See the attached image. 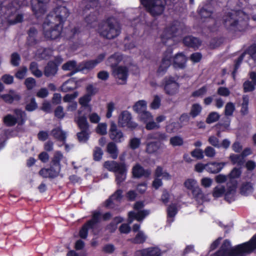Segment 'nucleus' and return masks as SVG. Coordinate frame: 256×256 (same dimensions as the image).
<instances>
[{
    "instance_id": "f257e3e1",
    "label": "nucleus",
    "mask_w": 256,
    "mask_h": 256,
    "mask_svg": "<svg viewBox=\"0 0 256 256\" xmlns=\"http://www.w3.org/2000/svg\"><path fill=\"white\" fill-rule=\"evenodd\" d=\"M222 24L229 32L235 34L244 32L248 27V21L244 18V14L240 11L226 12L222 18Z\"/></svg>"
},
{
    "instance_id": "f03ea898",
    "label": "nucleus",
    "mask_w": 256,
    "mask_h": 256,
    "mask_svg": "<svg viewBox=\"0 0 256 256\" xmlns=\"http://www.w3.org/2000/svg\"><path fill=\"white\" fill-rule=\"evenodd\" d=\"M230 241L226 239L224 240L220 248L210 256H245L248 254L249 250L248 242L230 248Z\"/></svg>"
},
{
    "instance_id": "7ed1b4c3",
    "label": "nucleus",
    "mask_w": 256,
    "mask_h": 256,
    "mask_svg": "<svg viewBox=\"0 0 256 256\" xmlns=\"http://www.w3.org/2000/svg\"><path fill=\"white\" fill-rule=\"evenodd\" d=\"M230 241L226 239L224 240L220 248L210 256H245L248 254L249 250L248 242L230 248Z\"/></svg>"
},
{
    "instance_id": "20e7f679",
    "label": "nucleus",
    "mask_w": 256,
    "mask_h": 256,
    "mask_svg": "<svg viewBox=\"0 0 256 256\" xmlns=\"http://www.w3.org/2000/svg\"><path fill=\"white\" fill-rule=\"evenodd\" d=\"M98 32L102 37L112 40L120 35L121 26L114 18H109L99 24Z\"/></svg>"
},
{
    "instance_id": "39448f33",
    "label": "nucleus",
    "mask_w": 256,
    "mask_h": 256,
    "mask_svg": "<svg viewBox=\"0 0 256 256\" xmlns=\"http://www.w3.org/2000/svg\"><path fill=\"white\" fill-rule=\"evenodd\" d=\"M186 31L184 24L178 21L173 22L163 31L160 38L163 44H166L169 41L172 42L170 45L174 44L172 38L182 35Z\"/></svg>"
},
{
    "instance_id": "423d86ee",
    "label": "nucleus",
    "mask_w": 256,
    "mask_h": 256,
    "mask_svg": "<svg viewBox=\"0 0 256 256\" xmlns=\"http://www.w3.org/2000/svg\"><path fill=\"white\" fill-rule=\"evenodd\" d=\"M52 17L46 18L43 24V33L48 40H55L61 34V27L58 23L52 21Z\"/></svg>"
},
{
    "instance_id": "0eeeda50",
    "label": "nucleus",
    "mask_w": 256,
    "mask_h": 256,
    "mask_svg": "<svg viewBox=\"0 0 256 256\" xmlns=\"http://www.w3.org/2000/svg\"><path fill=\"white\" fill-rule=\"evenodd\" d=\"M142 4L146 8V12L152 16L161 15L165 8L166 0H140Z\"/></svg>"
},
{
    "instance_id": "6e6552de",
    "label": "nucleus",
    "mask_w": 256,
    "mask_h": 256,
    "mask_svg": "<svg viewBox=\"0 0 256 256\" xmlns=\"http://www.w3.org/2000/svg\"><path fill=\"white\" fill-rule=\"evenodd\" d=\"M75 122L80 130V132L76 134L78 141L82 143L86 142L91 133L86 117L78 116L75 118Z\"/></svg>"
},
{
    "instance_id": "1a4fd4ad",
    "label": "nucleus",
    "mask_w": 256,
    "mask_h": 256,
    "mask_svg": "<svg viewBox=\"0 0 256 256\" xmlns=\"http://www.w3.org/2000/svg\"><path fill=\"white\" fill-rule=\"evenodd\" d=\"M70 12L68 9L64 6H60L54 8L50 12L46 18L52 17V21L58 23V24L63 22L68 16Z\"/></svg>"
},
{
    "instance_id": "9d476101",
    "label": "nucleus",
    "mask_w": 256,
    "mask_h": 256,
    "mask_svg": "<svg viewBox=\"0 0 256 256\" xmlns=\"http://www.w3.org/2000/svg\"><path fill=\"white\" fill-rule=\"evenodd\" d=\"M118 124L121 128L127 127L132 130L138 126V124L132 121L131 114L127 110L122 112L119 116Z\"/></svg>"
},
{
    "instance_id": "9b49d317",
    "label": "nucleus",
    "mask_w": 256,
    "mask_h": 256,
    "mask_svg": "<svg viewBox=\"0 0 256 256\" xmlns=\"http://www.w3.org/2000/svg\"><path fill=\"white\" fill-rule=\"evenodd\" d=\"M164 90L166 94L172 96L178 92L180 85L174 77L172 76H166L164 78Z\"/></svg>"
},
{
    "instance_id": "f8f14e48",
    "label": "nucleus",
    "mask_w": 256,
    "mask_h": 256,
    "mask_svg": "<svg viewBox=\"0 0 256 256\" xmlns=\"http://www.w3.org/2000/svg\"><path fill=\"white\" fill-rule=\"evenodd\" d=\"M112 74L119 84H126L128 75V69L126 66L115 67L112 69Z\"/></svg>"
},
{
    "instance_id": "ddd939ff",
    "label": "nucleus",
    "mask_w": 256,
    "mask_h": 256,
    "mask_svg": "<svg viewBox=\"0 0 256 256\" xmlns=\"http://www.w3.org/2000/svg\"><path fill=\"white\" fill-rule=\"evenodd\" d=\"M246 54H248L254 60L256 59V44H253L248 48L235 60V64L234 71L232 73V76L234 78L239 68L240 64L243 60Z\"/></svg>"
},
{
    "instance_id": "4468645a",
    "label": "nucleus",
    "mask_w": 256,
    "mask_h": 256,
    "mask_svg": "<svg viewBox=\"0 0 256 256\" xmlns=\"http://www.w3.org/2000/svg\"><path fill=\"white\" fill-rule=\"evenodd\" d=\"M104 167L108 170L116 173L127 172V166L124 162H118L114 160L106 161Z\"/></svg>"
},
{
    "instance_id": "2eb2a0df",
    "label": "nucleus",
    "mask_w": 256,
    "mask_h": 256,
    "mask_svg": "<svg viewBox=\"0 0 256 256\" xmlns=\"http://www.w3.org/2000/svg\"><path fill=\"white\" fill-rule=\"evenodd\" d=\"M109 136L110 138L115 143H120L124 140L123 132L117 128V126L114 122H112L109 130Z\"/></svg>"
},
{
    "instance_id": "dca6fc26",
    "label": "nucleus",
    "mask_w": 256,
    "mask_h": 256,
    "mask_svg": "<svg viewBox=\"0 0 256 256\" xmlns=\"http://www.w3.org/2000/svg\"><path fill=\"white\" fill-rule=\"evenodd\" d=\"M152 171L150 169L145 170L140 164H137L132 168V174L134 178H140L144 177L148 178L150 176Z\"/></svg>"
},
{
    "instance_id": "f3484780",
    "label": "nucleus",
    "mask_w": 256,
    "mask_h": 256,
    "mask_svg": "<svg viewBox=\"0 0 256 256\" xmlns=\"http://www.w3.org/2000/svg\"><path fill=\"white\" fill-rule=\"evenodd\" d=\"M168 139V136L164 132L161 131H156L150 132L147 134L146 137V140H155L156 142H160L162 144L164 142L166 141Z\"/></svg>"
},
{
    "instance_id": "a211bd4d",
    "label": "nucleus",
    "mask_w": 256,
    "mask_h": 256,
    "mask_svg": "<svg viewBox=\"0 0 256 256\" xmlns=\"http://www.w3.org/2000/svg\"><path fill=\"white\" fill-rule=\"evenodd\" d=\"M122 190H118L112 194L108 199L104 202V206L107 208H112L114 207V201L120 202L122 197Z\"/></svg>"
},
{
    "instance_id": "6ab92c4d",
    "label": "nucleus",
    "mask_w": 256,
    "mask_h": 256,
    "mask_svg": "<svg viewBox=\"0 0 256 256\" xmlns=\"http://www.w3.org/2000/svg\"><path fill=\"white\" fill-rule=\"evenodd\" d=\"M149 213L150 212L148 210H140L137 212H130L128 213V223H132L134 220H136L138 222H140L146 216H148Z\"/></svg>"
},
{
    "instance_id": "aec40b11",
    "label": "nucleus",
    "mask_w": 256,
    "mask_h": 256,
    "mask_svg": "<svg viewBox=\"0 0 256 256\" xmlns=\"http://www.w3.org/2000/svg\"><path fill=\"white\" fill-rule=\"evenodd\" d=\"M44 0H31L32 9L36 16L44 12Z\"/></svg>"
},
{
    "instance_id": "412c9836",
    "label": "nucleus",
    "mask_w": 256,
    "mask_h": 256,
    "mask_svg": "<svg viewBox=\"0 0 256 256\" xmlns=\"http://www.w3.org/2000/svg\"><path fill=\"white\" fill-rule=\"evenodd\" d=\"M225 162H211L206 164V170L212 174L219 172L225 166Z\"/></svg>"
},
{
    "instance_id": "4be33fe9",
    "label": "nucleus",
    "mask_w": 256,
    "mask_h": 256,
    "mask_svg": "<svg viewBox=\"0 0 256 256\" xmlns=\"http://www.w3.org/2000/svg\"><path fill=\"white\" fill-rule=\"evenodd\" d=\"M183 42L186 46L194 48H198L201 44V41L192 36H186L183 40Z\"/></svg>"
},
{
    "instance_id": "5701e85b",
    "label": "nucleus",
    "mask_w": 256,
    "mask_h": 256,
    "mask_svg": "<svg viewBox=\"0 0 256 256\" xmlns=\"http://www.w3.org/2000/svg\"><path fill=\"white\" fill-rule=\"evenodd\" d=\"M173 60V66L174 68H183L185 67L186 58L182 53L177 54Z\"/></svg>"
},
{
    "instance_id": "b1692460",
    "label": "nucleus",
    "mask_w": 256,
    "mask_h": 256,
    "mask_svg": "<svg viewBox=\"0 0 256 256\" xmlns=\"http://www.w3.org/2000/svg\"><path fill=\"white\" fill-rule=\"evenodd\" d=\"M77 88V82L74 78H70L62 84L60 90L64 92L72 91Z\"/></svg>"
},
{
    "instance_id": "393cba45",
    "label": "nucleus",
    "mask_w": 256,
    "mask_h": 256,
    "mask_svg": "<svg viewBox=\"0 0 256 256\" xmlns=\"http://www.w3.org/2000/svg\"><path fill=\"white\" fill-rule=\"evenodd\" d=\"M148 141L146 144V152L148 154H155L162 148V144L160 142Z\"/></svg>"
},
{
    "instance_id": "a878e982",
    "label": "nucleus",
    "mask_w": 256,
    "mask_h": 256,
    "mask_svg": "<svg viewBox=\"0 0 256 256\" xmlns=\"http://www.w3.org/2000/svg\"><path fill=\"white\" fill-rule=\"evenodd\" d=\"M122 54L120 53H114L108 58L106 63L113 69L114 68L117 67L116 66L122 61Z\"/></svg>"
},
{
    "instance_id": "bb28decb",
    "label": "nucleus",
    "mask_w": 256,
    "mask_h": 256,
    "mask_svg": "<svg viewBox=\"0 0 256 256\" xmlns=\"http://www.w3.org/2000/svg\"><path fill=\"white\" fill-rule=\"evenodd\" d=\"M58 66L54 62H50L48 63L44 70V74L47 76H54L57 72Z\"/></svg>"
},
{
    "instance_id": "cd10ccee",
    "label": "nucleus",
    "mask_w": 256,
    "mask_h": 256,
    "mask_svg": "<svg viewBox=\"0 0 256 256\" xmlns=\"http://www.w3.org/2000/svg\"><path fill=\"white\" fill-rule=\"evenodd\" d=\"M106 152L110 154V157L116 160L118 154V150L116 144L114 142H110L106 146Z\"/></svg>"
},
{
    "instance_id": "c85d7f7f",
    "label": "nucleus",
    "mask_w": 256,
    "mask_h": 256,
    "mask_svg": "<svg viewBox=\"0 0 256 256\" xmlns=\"http://www.w3.org/2000/svg\"><path fill=\"white\" fill-rule=\"evenodd\" d=\"M51 134L54 138L64 144L66 140V133L60 128H56L51 131Z\"/></svg>"
},
{
    "instance_id": "c756f323",
    "label": "nucleus",
    "mask_w": 256,
    "mask_h": 256,
    "mask_svg": "<svg viewBox=\"0 0 256 256\" xmlns=\"http://www.w3.org/2000/svg\"><path fill=\"white\" fill-rule=\"evenodd\" d=\"M96 65L94 60L84 61L78 66L76 71H82L84 70H90L93 69Z\"/></svg>"
},
{
    "instance_id": "7c9ffc66",
    "label": "nucleus",
    "mask_w": 256,
    "mask_h": 256,
    "mask_svg": "<svg viewBox=\"0 0 256 256\" xmlns=\"http://www.w3.org/2000/svg\"><path fill=\"white\" fill-rule=\"evenodd\" d=\"M199 14L202 18H210L213 12V8L210 4L204 5L199 10Z\"/></svg>"
},
{
    "instance_id": "2f4dec72",
    "label": "nucleus",
    "mask_w": 256,
    "mask_h": 256,
    "mask_svg": "<svg viewBox=\"0 0 256 256\" xmlns=\"http://www.w3.org/2000/svg\"><path fill=\"white\" fill-rule=\"evenodd\" d=\"M102 222V213L100 210L92 212V218L84 224H96Z\"/></svg>"
},
{
    "instance_id": "473e14b6",
    "label": "nucleus",
    "mask_w": 256,
    "mask_h": 256,
    "mask_svg": "<svg viewBox=\"0 0 256 256\" xmlns=\"http://www.w3.org/2000/svg\"><path fill=\"white\" fill-rule=\"evenodd\" d=\"M193 198L198 203H202L206 198V196L200 186L192 192Z\"/></svg>"
},
{
    "instance_id": "72a5a7b5",
    "label": "nucleus",
    "mask_w": 256,
    "mask_h": 256,
    "mask_svg": "<svg viewBox=\"0 0 256 256\" xmlns=\"http://www.w3.org/2000/svg\"><path fill=\"white\" fill-rule=\"evenodd\" d=\"M98 5V0H82L80 3V7L84 10L96 7Z\"/></svg>"
},
{
    "instance_id": "f704fd0d",
    "label": "nucleus",
    "mask_w": 256,
    "mask_h": 256,
    "mask_svg": "<svg viewBox=\"0 0 256 256\" xmlns=\"http://www.w3.org/2000/svg\"><path fill=\"white\" fill-rule=\"evenodd\" d=\"M154 176L158 178L162 177V178L166 180L171 178L170 175L166 170H164L160 166H158L156 167L154 172Z\"/></svg>"
},
{
    "instance_id": "c9c22d12",
    "label": "nucleus",
    "mask_w": 256,
    "mask_h": 256,
    "mask_svg": "<svg viewBox=\"0 0 256 256\" xmlns=\"http://www.w3.org/2000/svg\"><path fill=\"white\" fill-rule=\"evenodd\" d=\"M254 191V188L252 183L249 182L243 183L240 188V192L242 195L248 196Z\"/></svg>"
},
{
    "instance_id": "e433bc0d",
    "label": "nucleus",
    "mask_w": 256,
    "mask_h": 256,
    "mask_svg": "<svg viewBox=\"0 0 256 256\" xmlns=\"http://www.w3.org/2000/svg\"><path fill=\"white\" fill-rule=\"evenodd\" d=\"M14 113L16 116V119L18 120L17 123L18 124L23 125L25 122L26 118V114L25 112L20 109H15Z\"/></svg>"
},
{
    "instance_id": "4c0bfd02",
    "label": "nucleus",
    "mask_w": 256,
    "mask_h": 256,
    "mask_svg": "<svg viewBox=\"0 0 256 256\" xmlns=\"http://www.w3.org/2000/svg\"><path fill=\"white\" fill-rule=\"evenodd\" d=\"M134 110L140 114L146 110V102L145 100H140L137 102L133 106Z\"/></svg>"
},
{
    "instance_id": "58836bf2",
    "label": "nucleus",
    "mask_w": 256,
    "mask_h": 256,
    "mask_svg": "<svg viewBox=\"0 0 256 256\" xmlns=\"http://www.w3.org/2000/svg\"><path fill=\"white\" fill-rule=\"evenodd\" d=\"M232 164L241 166L244 163V159L242 154H232L229 157Z\"/></svg>"
},
{
    "instance_id": "ea45409f",
    "label": "nucleus",
    "mask_w": 256,
    "mask_h": 256,
    "mask_svg": "<svg viewBox=\"0 0 256 256\" xmlns=\"http://www.w3.org/2000/svg\"><path fill=\"white\" fill-rule=\"evenodd\" d=\"M92 98L90 96L85 94L80 97L78 100L79 104L82 108H88L89 110H92V106L89 104V102L91 101Z\"/></svg>"
},
{
    "instance_id": "a19ab883",
    "label": "nucleus",
    "mask_w": 256,
    "mask_h": 256,
    "mask_svg": "<svg viewBox=\"0 0 256 256\" xmlns=\"http://www.w3.org/2000/svg\"><path fill=\"white\" fill-rule=\"evenodd\" d=\"M183 124L179 122H172L166 126V130L169 133L175 132L182 128Z\"/></svg>"
},
{
    "instance_id": "79ce46f5",
    "label": "nucleus",
    "mask_w": 256,
    "mask_h": 256,
    "mask_svg": "<svg viewBox=\"0 0 256 256\" xmlns=\"http://www.w3.org/2000/svg\"><path fill=\"white\" fill-rule=\"evenodd\" d=\"M23 16L20 14H12L8 17V22L10 24H14L22 21Z\"/></svg>"
},
{
    "instance_id": "37998d69",
    "label": "nucleus",
    "mask_w": 256,
    "mask_h": 256,
    "mask_svg": "<svg viewBox=\"0 0 256 256\" xmlns=\"http://www.w3.org/2000/svg\"><path fill=\"white\" fill-rule=\"evenodd\" d=\"M184 186L188 190H190L192 192L199 186L196 180L193 178L187 179L184 182Z\"/></svg>"
},
{
    "instance_id": "c03bdc74",
    "label": "nucleus",
    "mask_w": 256,
    "mask_h": 256,
    "mask_svg": "<svg viewBox=\"0 0 256 256\" xmlns=\"http://www.w3.org/2000/svg\"><path fill=\"white\" fill-rule=\"evenodd\" d=\"M29 69L32 74L37 78H40L42 73L38 68V64L35 62H30Z\"/></svg>"
},
{
    "instance_id": "a18cd8bd",
    "label": "nucleus",
    "mask_w": 256,
    "mask_h": 256,
    "mask_svg": "<svg viewBox=\"0 0 256 256\" xmlns=\"http://www.w3.org/2000/svg\"><path fill=\"white\" fill-rule=\"evenodd\" d=\"M170 64V62L162 60L160 64L156 71L157 74L159 76L164 75L166 72Z\"/></svg>"
},
{
    "instance_id": "49530a36",
    "label": "nucleus",
    "mask_w": 256,
    "mask_h": 256,
    "mask_svg": "<svg viewBox=\"0 0 256 256\" xmlns=\"http://www.w3.org/2000/svg\"><path fill=\"white\" fill-rule=\"evenodd\" d=\"M249 103V97L248 95H244L242 96V108L240 113L242 115H246L248 112V105Z\"/></svg>"
},
{
    "instance_id": "de8ad7c7",
    "label": "nucleus",
    "mask_w": 256,
    "mask_h": 256,
    "mask_svg": "<svg viewBox=\"0 0 256 256\" xmlns=\"http://www.w3.org/2000/svg\"><path fill=\"white\" fill-rule=\"evenodd\" d=\"M177 213V208L174 204L170 205L168 208V222L170 223L174 220V217Z\"/></svg>"
},
{
    "instance_id": "09e8293b",
    "label": "nucleus",
    "mask_w": 256,
    "mask_h": 256,
    "mask_svg": "<svg viewBox=\"0 0 256 256\" xmlns=\"http://www.w3.org/2000/svg\"><path fill=\"white\" fill-rule=\"evenodd\" d=\"M202 110V107L198 104H194L192 106L190 114L193 118H195L200 114Z\"/></svg>"
},
{
    "instance_id": "8fccbe9b",
    "label": "nucleus",
    "mask_w": 256,
    "mask_h": 256,
    "mask_svg": "<svg viewBox=\"0 0 256 256\" xmlns=\"http://www.w3.org/2000/svg\"><path fill=\"white\" fill-rule=\"evenodd\" d=\"M236 188V186L234 185L232 186H230L226 192L225 199L230 202L234 200Z\"/></svg>"
},
{
    "instance_id": "3c124183",
    "label": "nucleus",
    "mask_w": 256,
    "mask_h": 256,
    "mask_svg": "<svg viewBox=\"0 0 256 256\" xmlns=\"http://www.w3.org/2000/svg\"><path fill=\"white\" fill-rule=\"evenodd\" d=\"M146 237L142 232H138L132 239V242L134 244H142L145 242Z\"/></svg>"
},
{
    "instance_id": "603ef678",
    "label": "nucleus",
    "mask_w": 256,
    "mask_h": 256,
    "mask_svg": "<svg viewBox=\"0 0 256 256\" xmlns=\"http://www.w3.org/2000/svg\"><path fill=\"white\" fill-rule=\"evenodd\" d=\"M77 68L78 66L76 64V62L75 60L68 61L62 66V69L64 70H74L75 72H77Z\"/></svg>"
},
{
    "instance_id": "864d4df0",
    "label": "nucleus",
    "mask_w": 256,
    "mask_h": 256,
    "mask_svg": "<svg viewBox=\"0 0 256 256\" xmlns=\"http://www.w3.org/2000/svg\"><path fill=\"white\" fill-rule=\"evenodd\" d=\"M96 225H83V226L80 230L79 236L80 238L85 239L88 235L89 228H94Z\"/></svg>"
},
{
    "instance_id": "5fc2aeb1",
    "label": "nucleus",
    "mask_w": 256,
    "mask_h": 256,
    "mask_svg": "<svg viewBox=\"0 0 256 256\" xmlns=\"http://www.w3.org/2000/svg\"><path fill=\"white\" fill-rule=\"evenodd\" d=\"M4 122L7 126H12L17 123L18 120L14 116L9 114L4 117Z\"/></svg>"
},
{
    "instance_id": "6e6d98bb",
    "label": "nucleus",
    "mask_w": 256,
    "mask_h": 256,
    "mask_svg": "<svg viewBox=\"0 0 256 256\" xmlns=\"http://www.w3.org/2000/svg\"><path fill=\"white\" fill-rule=\"evenodd\" d=\"M21 60L20 56L18 52H13L10 56V64L14 66H18Z\"/></svg>"
},
{
    "instance_id": "4d7b16f0",
    "label": "nucleus",
    "mask_w": 256,
    "mask_h": 256,
    "mask_svg": "<svg viewBox=\"0 0 256 256\" xmlns=\"http://www.w3.org/2000/svg\"><path fill=\"white\" fill-rule=\"evenodd\" d=\"M138 117L140 120L144 123H146L149 120H152L153 119L152 116L146 110L138 114Z\"/></svg>"
},
{
    "instance_id": "13d9d810",
    "label": "nucleus",
    "mask_w": 256,
    "mask_h": 256,
    "mask_svg": "<svg viewBox=\"0 0 256 256\" xmlns=\"http://www.w3.org/2000/svg\"><path fill=\"white\" fill-rule=\"evenodd\" d=\"M48 169L49 170L50 174H51V178H53L58 175L60 170V166H55L51 164L50 167Z\"/></svg>"
},
{
    "instance_id": "bf43d9fd",
    "label": "nucleus",
    "mask_w": 256,
    "mask_h": 256,
    "mask_svg": "<svg viewBox=\"0 0 256 256\" xmlns=\"http://www.w3.org/2000/svg\"><path fill=\"white\" fill-rule=\"evenodd\" d=\"M62 158L63 156L60 152L57 151L55 152L51 164L55 166H60V161Z\"/></svg>"
},
{
    "instance_id": "052dcab7",
    "label": "nucleus",
    "mask_w": 256,
    "mask_h": 256,
    "mask_svg": "<svg viewBox=\"0 0 256 256\" xmlns=\"http://www.w3.org/2000/svg\"><path fill=\"white\" fill-rule=\"evenodd\" d=\"M28 71V68L26 66L20 67L15 74L16 78L19 80H22L25 77Z\"/></svg>"
},
{
    "instance_id": "680f3d73",
    "label": "nucleus",
    "mask_w": 256,
    "mask_h": 256,
    "mask_svg": "<svg viewBox=\"0 0 256 256\" xmlns=\"http://www.w3.org/2000/svg\"><path fill=\"white\" fill-rule=\"evenodd\" d=\"M170 143L172 146H180L184 143L183 139L180 136L172 137L170 140Z\"/></svg>"
},
{
    "instance_id": "e2e57ef3",
    "label": "nucleus",
    "mask_w": 256,
    "mask_h": 256,
    "mask_svg": "<svg viewBox=\"0 0 256 256\" xmlns=\"http://www.w3.org/2000/svg\"><path fill=\"white\" fill-rule=\"evenodd\" d=\"M0 97L5 102L9 104L12 103L14 100H19L20 98L18 95L12 96L9 94L2 95Z\"/></svg>"
},
{
    "instance_id": "0e129e2a",
    "label": "nucleus",
    "mask_w": 256,
    "mask_h": 256,
    "mask_svg": "<svg viewBox=\"0 0 256 256\" xmlns=\"http://www.w3.org/2000/svg\"><path fill=\"white\" fill-rule=\"evenodd\" d=\"M146 128L148 130L160 129V126L152 120H149L146 123Z\"/></svg>"
},
{
    "instance_id": "69168bd1",
    "label": "nucleus",
    "mask_w": 256,
    "mask_h": 256,
    "mask_svg": "<svg viewBox=\"0 0 256 256\" xmlns=\"http://www.w3.org/2000/svg\"><path fill=\"white\" fill-rule=\"evenodd\" d=\"M235 110L233 103L229 102L226 104L225 106L224 114L226 116H231Z\"/></svg>"
},
{
    "instance_id": "338daca9",
    "label": "nucleus",
    "mask_w": 256,
    "mask_h": 256,
    "mask_svg": "<svg viewBox=\"0 0 256 256\" xmlns=\"http://www.w3.org/2000/svg\"><path fill=\"white\" fill-rule=\"evenodd\" d=\"M208 143L213 146L220 148L221 147L220 142L218 138L214 136H210L208 140Z\"/></svg>"
},
{
    "instance_id": "774afa93",
    "label": "nucleus",
    "mask_w": 256,
    "mask_h": 256,
    "mask_svg": "<svg viewBox=\"0 0 256 256\" xmlns=\"http://www.w3.org/2000/svg\"><path fill=\"white\" fill-rule=\"evenodd\" d=\"M249 253L256 250V234L248 242Z\"/></svg>"
}]
</instances>
